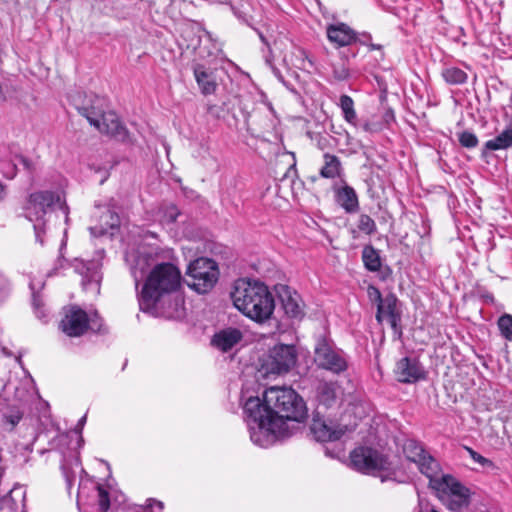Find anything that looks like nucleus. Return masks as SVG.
Returning <instances> with one entry per match:
<instances>
[{"mask_svg":"<svg viewBox=\"0 0 512 512\" xmlns=\"http://www.w3.org/2000/svg\"><path fill=\"white\" fill-rule=\"evenodd\" d=\"M243 413L247 425H263V423L271 425L274 421L272 407L266 401V391L264 392L263 399L259 396H242Z\"/></svg>","mask_w":512,"mask_h":512,"instance_id":"13","label":"nucleus"},{"mask_svg":"<svg viewBox=\"0 0 512 512\" xmlns=\"http://www.w3.org/2000/svg\"><path fill=\"white\" fill-rule=\"evenodd\" d=\"M234 15L246 25L252 27L253 18L250 15L251 6L249 3L241 2L239 5H231Z\"/></svg>","mask_w":512,"mask_h":512,"instance_id":"38","label":"nucleus"},{"mask_svg":"<svg viewBox=\"0 0 512 512\" xmlns=\"http://www.w3.org/2000/svg\"><path fill=\"white\" fill-rule=\"evenodd\" d=\"M375 319L378 323L387 320L394 338L398 340L402 338V304L394 293H388L384 296V301L377 305Z\"/></svg>","mask_w":512,"mask_h":512,"instance_id":"10","label":"nucleus"},{"mask_svg":"<svg viewBox=\"0 0 512 512\" xmlns=\"http://www.w3.org/2000/svg\"><path fill=\"white\" fill-rule=\"evenodd\" d=\"M350 459L352 466L357 471L365 474L393 471L392 463L388 457L371 447L355 448L350 454Z\"/></svg>","mask_w":512,"mask_h":512,"instance_id":"7","label":"nucleus"},{"mask_svg":"<svg viewBox=\"0 0 512 512\" xmlns=\"http://www.w3.org/2000/svg\"><path fill=\"white\" fill-rule=\"evenodd\" d=\"M164 504L156 499H148L147 506L143 509V512H163Z\"/></svg>","mask_w":512,"mask_h":512,"instance_id":"50","label":"nucleus"},{"mask_svg":"<svg viewBox=\"0 0 512 512\" xmlns=\"http://www.w3.org/2000/svg\"><path fill=\"white\" fill-rule=\"evenodd\" d=\"M367 296L371 302H374L377 305L384 301V297L382 296L380 290L372 284L368 285L367 287Z\"/></svg>","mask_w":512,"mask_h":512,"instance_id":"48","label":"nucleus"},{"mask_svg":"<svg viewBox=\"0 0 512 512\" xmlns=\"http://www.w3.org/2000/svg\"><path fill=\"white\" fill-rule=\"evenodd\" d=\"M250 432L251 441L262 448L271 446L276 438H284L291 435L284 428L280 427L275 420L271 425L263 423V425H247Z\"/></svg>","mask_w":512,"mask_h":512,"instance_id":"17","label":"nucleus"},{"mask_svg":"<svg viewBox=\"0 0 512 512\" xmlns=\"http://www.w3.org/2000/svg\"><path fill=\"white\" fill-rule=\"evenodd\" d=\"M324 165L320 169V176L326 179H334L342 173V164L336 155L325 153L323 155Z\"/></svg>","mask_w":512,"mask_h":512,"instance_id":"30","label":"nucleus"},{"mask_svg":"<svg viewBox=\"0 0 512 512\" xmlns=\"http://www.w3.org/2000/svg\"><path fill=\"white\" fill-rule=\"evenodd\" d=\"M283 62L286 66L291 65L300 70H308L314 66L308 53L300 47H295L289 58L287 56L284 57Z\"/></svg>","mask_w":512,"mask_h":512,"instance_id":"28","label":"nucleus"},{"mask_svg":"<svg viewBox=\"0 0 512 512\" xmlns=\"http://www.w3.org/2000/svg\"><path fill=\"white\" fill-rule=\"evenodd\" d=\"M363 129L366 132H373L374 131L372 125L370 123H368V122L363 125Z\"/></svg>","mask_w":512,"mask_h":512,"instance_id":"59","label":"nucleus"},{"mask_svg":"<svg viewBox=\"0 0 512 512\" xmlns=\"http://www.w3.org/2000/svg\"><path fill=\"white\" fill-rule=\"evenodd\" d=\"M95 489L98 491V505L101 512H107L110 508V497L106 489L100 484H95Z\"/></svg>","mask_w":512,"mask_h":512,"instance_id":"43","label":"nucleus"},{"mask_svg":"<svg viewBox=\"0 0 512 512\" xmlns=\"http://www.w3.org/2000/svg\"><path fill=\"white\" fill-rule=\"evenodd\" d=\"M70 98L78 113L85 117L92 126L100 128V117L105 112L104 99L93 93L81 92L71 95Z\"/></svg>","mask_w":512,"mask_h":512,"instance_id":"11","label":"nucleus"},{"mask_svg":"<svg viewBox=\"0 0 512 512\" xmlns=\"http://www.w3.org/2000/svg\"><path fill=\"white\" fill-rule=\"evenodd\" d=\"M314 362L319 368L334 374H340L348 368L344 353L322 336L317 339L314 348Z\"/></svg>","mask_w":512,"mask_h":512,"instance_id":"8","label":"nucleus"},{"mask_svg":"<svg viewBox=\"0 0 512 512\" xmlns=\"http://www.w3.org/2000/svg\"><path fill=\"white\" fill-rule=\"evenodd\" d=\"M243 338V333L235 327H227L214 334L211 344L223 352L231 350Z\"/></svg>","mask_w":512,"mask_h":512,"instance_id":"22","label":"nucleus"},{"mask_svg":"<svg viewBox=\"0 0 512 512\" xmlns=\"http://www.w3.org/2000/svg\"><path fill=\"white\" fill-rule=\"evenodd\" d=\"M466 450L469 453L472 460L474 462L480 464L482 467L489 468V469L496 468V465L494 464V462L492 460L482 456L480 453L476 452L475 450H473L470 447H466Z\"/></svg>","mask_w":512,"mask_h":512,"instance_id":"44","label":"nucleus"},{"mask_svg":"<svg viewBox=\"0 0 512 512\" xmlns=\"http://www.w3.org/2000/svg\"><path fill=\"white\" fill-rule=\"evenodd\" d=\"M497 327L500 335L507 341H512V315L502 314L497 320Z\"/></svg>","mask_w":512,"mask_h":512,"instance_id":"39","label":"nucleus"},{"mask_svg":"<svg viewBox=\"0 0 512 512\" xmlns=\"http://www.w3.org/2000/svg\"><path fill=\"white\" fill-rule=\"evenodd\" d=\"M335 191L336 203L348 214L356 213L359 210V200L355 189L347 184L337 188Z\"/></svg>","mask_w":512,"mask_h":512,"instance_id":"26","label":"nucleus"},{"mask_svg":"<svg viewBox=\"0 0 512 512\" xmlns=\"http://www.w3.org/2000/svg\"><path fill=\"white\" fill-rule=\"evenodd\" d=\"M20 493L22 500L25 499V491L22 490L21 486H14L5 496L0 499V509H9L13 510L17 508V500L14 497V494Z\"/></svg>","mask_w":512,"mask_h":512,"instance_id":"36","label":"nucleus"},{"mask_svg":"<svg viewBox=\"0 0 512 512\" xmlns=\"http://www.w3.org/2000/svg\"><path fill=\"white\" fill-rule=\"evenodd\" d=\"M362 261L364 267L370 272H378V277L381 281H386L392 275V270L389 266H382V260L379 251L372 245H365L362 250Z\"/></svg>","mask_w":512,"mask_h":512,"instance_id":"20","label":"nucleus"},{"mask_svg":"<svg viewBox=\"0 0 512 512\" xmlns=\"http://www.w3.org/2000/svg\"><path fill=\"white\" fill-rule=\"evenodd\" d=\"M441 75L449 85H462L468 80V74L459 67L446 66L442 69Z\"/></svg>","mask_w":512,"mask_h":512,"instance_id":"31","label":"nucleus"},{"mask_svg":"<svg viewBox=\"0 0 512 512\" xmlns=\"http://www.w3.org/2000/svg\"><path fill=\"white\" fill-rule=\"evenodd\" d=\"M89 326L87 312L76 305L65 309L59 328L69 337H80L84 335Z\"/></svg>","mask_w":512,"mask_h":512,"instance_id":"14","label":"nucleus"},{"mask_svg":"<svg viewBox=\"0 0 512 512\" xmlns=\"http://www.w3.org/2000/svg\"><path fill=\"white\" fill-rule=\"evenodd\" d=\"M447 506L450 510L455 512H462L466 509L470 502V491L467 493H460L456 497L446 499Z\"/></svg>","mask_w":512,"mask_h":512,"instance_id":"37","label":"nucleus"},{"mask_svg":"<svg viewBox=\"0 0 512 512\" xmlns=\"http://www.w3.org/2000/svg\"><path fill=\"white\" fill-rule=\"evenodd\" d=\"M119 225V216L110 209H107L101 216V224L99 226L90 227L89 230L93 236H102L108 233V229H115L119 227Z\"/></svg>","mask_w":512,"mask_h":512,"instance_id":"29","label":"nucleus"},{"mask_svg":"<svg viewBox=\"0 0 512 512\" xmlns=\"http://www.w3.org/2000/svg\"><path fill=\"white\" fill-rule=\"evenodd\" d=\"M437 487L434 489L436 495L446 500L451 497H456L460 493H467L469 489L465 487L460 481H458L452 475H446L441 478V482H436Z\"/></svg>","mask_w":512,"mask_h":512,"instance_id":"24","label":"nucleus"},{"mask_svg":"<svg viewBox=\"0 0 512 512\" xmlns=\"http://www.w3.org/2000/svg\"><path fill=\"white\" fill-rule=\"evenodd\" d=\"M403 453L409 461L416 464L428 454L422 445L413 439H408L404 442Z\"/></svg>","mask_w":512,"mask_h":512,"instance_id":"32","label":"nucleus"},{"mask_svg":"<svg viewBox=\"0 0 512 512\" xmlns=\"http://www.w3.org/2000/svg\"><path fill=\"white\" fill-rule=\"evenodd\" d=\"M266 401L272 407L275 422L287 432V422H302L307 417L303 398L290 387H270L266 390Z\"/></svg>","mask_w":512,"mask_h":512,"instance_id":"4","label":"nucleus"},{"mask_svg":"<svg viewBox=\"0 0 512 512\" xmlns=\"http://www.w3.org/2000/svg\"><path fill=\"white\" fill-rule=\"evenodd\" d=\"M458 141L462 147L472 149L478 145L477 136L470 131H463L458 134Z\"/></svg>","mask_w":512,"mask_h":512,"instance_id":"42","label":"nucleus"},{"mask_svg":"<svg viewBox=\"0 0 512 512\" xmlns=\"http://www.w3.org/2000/svg\"><path fill=\"white\" fill-rule=\"evenodd\" d=\"M6 186L0 181V202L6 197Z\"/></svg>","mask_w":512,"mask_h":512,"instance_id":"56","label":"nucleus"},{"mask_svg":"<svg viewBox=\"0 0 512 512\" xmlns=\"http://www.w3.org/2000/svg\"><path fill=\"white\" fill-rule=\"evenodd\" d=\"M326 34L328 40L337 48L353 44L356 38V31L343 22L328 25Z\"/></svg>","mask_w":512,"mask_h":512,"instance_id":"21","label":"nucleus"},{"mask_svg":"<svg viewBox=\"0 0 512 512\" xmlns=\"http://www.w3.org/2000/svg\"><path fill=\"white\" fill-rule=\"evenodd\" d=\"M297 361V352L293 345L278 344L269 350L263 368L267 374L287 373Z\"/></svg>","mask_w":512,"mask_h":512,"instance_id":"9","label":"nucleus"},{"mask_svg":"<svg viewBox=\"0 0 512 512\" xmlns=\"http://www.w3.org/2000/svg\"><path fill=\"white\" fill-rule=\"evenodd\" d=\"M340 390V385L335 381L319 382L315 391L317 403L315 412L327 413L329 410L339 408L341 405Z\"/></svg>","mask_w":512,"mask_h":512,"instance_id":"15","label":"nucleus"},{"mask_svg":"<svg viewBox=\"0 0 512 512\" xmlns=\"http://www.w3.org/2000/svg\"><path fill=\"white\" fill-rule=\"evenodd\" d=\"M291 155L293 156V159L295 160V154L291 153ZM291 172H293V173L297 172V170H296V162L295 161L290 165V167L288 168L287 173L285 174V176H288V174H290Z\"/></svg>","mask_w":512,"mask_h":512,"instance_id":"55","label":"nucleus"},{"mask_svg":"<svg viewBox=\"0 0 512 512\" xmlns=\"http://www.w3.org/2000/svg\"><path fill=\"white\" fill-rule=\"evenodd\" d=\"M188 286L200 294L210 291L219 277L217 263L210 258H197L188 265Z\"/></svg>","mask_w":512,"mask_h":512,"instance_id":"6","label":"nucleus"},{"mask_svg":"<svg viewBox=\"0 0 512 512\" xmlns=\"http://www.w3.org/2000/svg\"><path fill=\"white\" fill-rule=\"evenodd\" d=\"M310 431L318 442H334L341 439L347 427L331 419L327 413L314 412Z\"/></svg>","mask_w":512,"mask_h":512,"instance_id":"12","label":"nucleus"},{"mask_svg":"<svg viewBox=\"0 0 512 512\" xmlns=\"http://www.w3.org/2000/svg\"><path fill=\"white\" fill-rule=\"evenodd\" d=\"M420 472L429 479V487L434 490L436 482H441V478L447 474L442 473L439 463L431 455L427 454L418 464Z\"/></svg>","mask_w":512,"mask_h":512,"instance_id":"27","label":"nucleus"},{"mask_svg":"<svg viewBox=\"0 0 512 512\" xmlns=\"http://www.w3.org/2000/svg\"><path fill=\"white\" fill-rule=\"evenodd\" d=\"M265 63L270 67L274 76L292 93L297 94L296 88L289 82L286 81L281 71L273 64L271 50H268V53L264 55Z\"/></svg>","mask_w":512,"mask_h":512,"instance_id":"40","label":"nucleus"},{"mask_svg":"<svg viewBox=\"0 0 512 512\" xmlns=\"http://www.w3.org/2000/svg\"><path fill=\"white\" fill-rule=\"evenodd\" d=\"M66 247V243L62 242L60 246V255L56 260L53 272L56 273L59 269H65L68 266L74 268L75 272L82 276V285L86 291H90L97 295L100 293V283L102 280L101 273V259L103 258L104 251H98V259H93L88 262H84L80 259H74L69 262L63 255V249Z\"/></svg>","mask_w":512,"mask_h":512,"instance_id":"5","label":"nucleus"},{"mask_svg":"<svg viewBox=\"0 0 512 512\" xmlns=\"http://www.w3.org/2000/svg\"><path fill=\"white\" fill-rule=\"evenodd\" d=\"M292 73H293L294 76L298 77L297 72L293 71Z\"/></svg>","mask_w":512,"mask_h":512,"instance_id":"62","label":"nucleus"},{"mask_svg":"<svg viewBox=\"0 0 512 512\" xmlns=\"http://www.w3.org/2000/svg\"><path fill=\"white\" fill-rule=\"evenodd\" d=\"M395 373L401 383H415L425 379L426 372L416 358L404 357L396 364Z\"/></svg>","mask_w":512,"mask_h":512,"instance_id":"19","label":"nucleus"},{"mask_svg":"<svg viewBox=\"0 0 512 512\" xmlns=\"http://www.w3.org/2000/svg\"><path fill=\"white\" fill-rule=\"evenodd\" d=\"M97 129L120 141H126L129 137L128 130L114 113L104 112L100 117V128Z\"/></svg>","mask_w":512,"mask_h":512,"instance_id":"23","label":"nucleus"},{"mask_svg":"<svg viewBox=\"0 0 512 512\" xmlns=\"http://www.w3.org/2000/svg\"><path fill=\"white\" fill-rule=\"evenodd\" d=\"M338 105L341 108L345 121L355 126L357 124V114L354 109L353 99L348 95H341Z\"/></svg>","mask_w":512,"mask_h":512,"instance_id":"34","label":"nucleus"},{"mask_svg":"<svg viewBox=\"0 0 512 512\" xmlns=\"http://www.w3.org/2000/svg\"><path fill=\"white\" fill-rule=\"evenodd\" d=\"M86 418H87V417H86V415L82 416V417L79 419V421H78V423H77V425H76V431H77L80 435H81V433H82V429H83V427H84V425H85V423H86Z\"/></svg>","mask_w":512,"mask_h":512,"instance_id":"54","label":"nucleus"},{"mask_svg":"<svg viewBox=\"0 0 512 512\" xmlns=\"http://www.w3.org/2000/svg\"><path fill=\"white\" fill-rule=\"evenodd\" d=\"M275 291L286 316L293 320H302L305 316V304L298 292L284 284L276 285Z\"/></svg>","mask_w":512,"mask_h":512,"instance_id":"16","label":"nucleus"},{"mask_svg":"<svg viewBox=\"0 0 512 512\" xmlns=\"http://www.w3.org/2000/svg\"><path fill=\"white\" fill-rule=\"evenodd\" d=\"M32 305L35 310L36 316L39 319L46 317V314L44 313V311L42 309L41 300H40L39 296H37L36 294H33Z\"/></svg>","mask_w":512,"mask_h":512,"instance_id":"51","label":"nucleus"},{"mask_svg":"<svg viewBox=\"0 0 512 512\" xmlns=\"http://www.w3.org/2000/svg\"><path fill=\"white\" fill-rule=\"evenodd\" d=\"M135 284H136V286L138 285V280L136 277H135Z\"/></svg>","mask_w":512,"mask_h":512,"instance_id":"63","label":"nucleus"},{"mask_svg":"<svg viewBox=\"0 0 512 512\" xmlns=\"http://www.w3.org/2000/svg\"><path fill=\"white\" fill-rule=\"evenodd\" d=\"M3 352H4L6 355H10V353L6 352V349H5V348L3 349Z\"/></svg>","mask_w":512,"mask_h":512,"instance_id":"61","label":"nucleus"},{"mask_svg":"<svg viewBox=\"0 0 512 512\" xmlns=\"http://www.w3.org/2000/svg\"><path fill=\"white\" fill-rule=\"evenodd\" d=\"M372 36L370 33H356V38L354 43H359L361 45L368 46L370 50H381L382 46L380 44H374L371 42Z\"/></svg>","mask_w":512,"mask_h":512,"instance_id":"47","label":"nucleus"},{"mask_svg":"<svg viewBox=\"0 0 512 512\" xmlns=\"http://www.w3.org/2000/svg\"><path fill=\"white\" fill-rule=\"evenodd\" d=\"M510 146H512V128L505 129L494 139L485 143V148L492 151L506 149Z\"/></svg>","mask_w":512,"mask_h":512,"instance_id":"33","label":"nucleus"},{"mask_svg":"<svg viewBox=\"0 0 512 512\" xmlns=\"http://www.w3.org/2000/svg\"><path fill=\"white\" fill-rule=\"evenodd\" d=\"M165 215L168 218L169 222H175L177 220V217L179 216V211L176 208V206H170L167 209Z\"/></svg>","mask_w":512,"mask_h":512,"instance_id":"53","label":"nucleus"},{"mask_svg":"<svg viewBox=\"0 0 512 512\" xmlns=\"http://www.w3.org/2000/svg\"><path fill=\"white\" fill-rule=\"evenodd\" d=\"M357 227L359 231L367 235H372L377 231L375 221L367 214H360Z\"/></svg>","mask_w":512,"mask_h":512,"instance_id":"41","label":"nucleus"},{"mask_svg":"<svg viewBox=\"0 0 512 512\" xmlns=\"http://www.w3.org/2000/svg\"><path fill=\"white\" fill-rule=\"evenodd\" d=\"M483 298L488 303H493L494 302V297H493V295L491 293H487V294L483 295Z\"/></svg>","mask_w":512,"mask_h":512,"instance_id":"58","label":"nucleus"},{"mask_svg":"<svg viewBox=\"0 0 512 512\" xmlns=\"http://www.w3.org/2000/svg\"><path fill=\"white\" fill-rule=\"evenodd\" d=\"M195 80L204 95H211L216 92L217 82L214 72L202 64H196L193 67Z\"/></svg>","mask_w":512,"mask_h":512,"instance_id":"25","label":"nucleus"},{"mask_svg":"<svg viewBox=\"0 0 512 512\" xmlns=\"http://www.w3.org/2000/svg\"><path fill=\"white\" fill-rule=\"evenodd\" d=\"M89 329L96 333H105L107 331V329L104 328L103 319L99 316L97 312L89 316L88 330Z\"/></svg>","mask_w":512,"mask_h":512,"instance_id":"46","label":"nucleus"},{"mask_svg":"<svg viewBox=\"0 0 512 512\" xmlns=\"http://www.w3.org/2000/svg\"><path fill=\"white\" fill-rule=\"evenodd\" d=\"M332 73L334 79L337 81H345L350 77L349 68L344 62L340 64H333Z\"/></svg>","mask_w":512,"mask_h":512,"instance_id":"45","label":"nucleus"},{"mask_svg":"<svg viewBox=\"0 0 512 512\" xmlns=\"http://www.w3.org/2000/svg\"><path fill=\"white\" fill-rule=\"evenodd\" d=\"M181 287V273L172 263L157 264L149 273L138 297L142 311H152L162 298L170 297Z\"/></svg>","mask_w":512,"mask_h":512,"instance_id":"2","label":"nucleus"},{"mask_svg":"<svg viewBox=\"0 0 512 512\" xmlns=\"http://www.w3.org/2000/svg\"><path fill=\"white\" fill-rule=\"evenodd\" d=\"M258 35H259V37H260L261 41H262L264 44L268 45V42H267V40H266L265 36H264L261 32H258Z\"/></svg>","mask_w":512,"mask_h":512,"instance_id":"60","label":"nucleus"},{"mask_svg":"<svg viewBox=\"0 0 512 512\" xmlns=\"http://www.w3.org/2000/svg\"><path fill=\"white\" fill-rule=\"evenodd\" d=\"M23 414L20 410H11L9 413L4 415V418L7 423L11 424L12 428H14L22 419Z\"/></svg>","mask_w":512,"mask_h":512,"instance_id":"49","label":"nucleus"},{"mask_svg":"<svg viewBox=\"0 0 512 512\" xmlns=\"http://www.w3.org/2000/svg\"><path fill=\"white\" fill-rule=\"evenodd\" d=\"M231 299L238 311L258 323L270 319L275 309V300L268 286L257 280H236Z\"/></svg>","mask_w":512,"mask_h":512,"instance_id":"1","label":"nucleus"},{"mask_svg":"<svg viewBox=\"0 0 512 512\" xmlns=\"http://www.w3.org/2000/svg\"><path fill=\"white\" fill-rule=\"evenodd\" d=\"M147 312L166 319H182L185 316L184 298L177 292L173 293L170 297L162 298L155 309Z\"/></svg>","mask_w":512,"mask_h":512,"instance_id":"18","label":"nucleus"},{"mask_svg":"<svg viewBox=\"0 0 512 512\" xmlns=\"http://www.w3.org/2000/svg\"><path fill=\"white\" fill-rule=\"evenodd\" d=\"M178 43L181 49L195 50L200 44V38L196 35L193 28L186 27L182 29Z\"/></svg>","mask_w":512,"mask_h":512,"instance_id":"35","label":"nucleus"},{"mask_svg":"<svg viewBox=\"0 0 512 512\" xmlns=\"http://www.w3.org/2000/svg\"><path fill=\"white\" fill-rule=\"evenodd\" d=\"M431 512H439V511H437V510H435V509H432V510H431Z\"/></svg>","mask_w":512,"mask_h":512,"instance_id":"64","label":"nucleus"},{"mask_svg":"<svg viewBox=\"0 0 512 512\" xmlns=\"http://www.w3.org/2000/svg\"><path fill=\"white\" fill-rule=\"evenodd\" d=\"M21 163L23 164V166L28 169V170H31L32 169V163L29 159L27 158H22L21 159Z\"/></svg>","mask_w":512,"mask_h":512,"instance_id":"57","label":"nucleus"},{"mask_svg":"<svg viewBox=\"0 0 512 512\" xmlns=\"http://www.w3.org/2000/svg\"><path fill=\"white\" fill-rule=\"evenodd\" d=\"M10 291V284L7 278L0 274V301H2Z\"/></svg>","mask_w":512,"mask_h":512,"instance_id":"52","label":"nucleus"},{"mask_svg":"<svg viewBox=\"0 0 512 512\" xmlns=\"http://www.w3.org/2000/svg\"><path fill=\"white\" fill-rule=\"evenodd\" d=\"M60 209L65 222L69 220V207L58 192L37 191L29 195L25 212L26 217L33 223L35 239L41 245L44 244V237L47 234V223L50 221L54 211Z\"/></svg>","mask_w":512,"mask_h":512,"instance_id":"3","label":"nucleus"}]
</instances>
